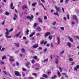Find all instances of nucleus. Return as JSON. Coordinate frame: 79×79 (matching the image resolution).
<instances>
[{"label": "nucleus", "mask_w": 79, "mask_h": 79, "mask_svg": "<svg viewBox=\"0 0 79 79\" xmlns=\"http://www.w3.org/2000/svg\"><path fill=\"white\" fill-rule=\"evenodd\" d=\"M14 73L17 76H21V75H20L19 73L17 71H15Z\"/></svg>", "instance_id": "nucleus-1"}, {"label": "nucleus", "mask_w": 79, "mask_h": 79, "mask_svg": "<svg viewBox=\"0 0 79 79\" xmlns=\"http://www.w3.org/2000/svg\"><path fill=\"white\" fill-rule=\"evenodd\" d=\"M55 8L57 12H60V8L56 6H55Z\"/></svg>", "instance_id": "nucleus-2"}, {"label": "nucleus", "mask_w": 79, "mask_h": 79, "mask_svg": "<svg viewBox=\"0 0 79 79\" xmlns=\"http://www.w3.org/2000/svg\"><path fill=\"white\" fill-rule=\"evenodd\" d=\"M73 18L75 19H76L77 22H78V19L77 18V17H76V15H74L73 17Z\"/></svg>", "instance_id": "nucleus-3"}, {"label": "nucleus", "mask_w": 79, "mask_h": 79, "mask_svg": "<svg viewBox=\"0 0 79 79\" xmlns=\"http://www.w3.org/2000/svg\"><path fill=\"white\" fill-rule=\"evenodd\" d=\"M49 35H50V33L49 32H47L45 34V35H44V37H47V36H48Z\"/></svg>", "instance_id": "nucleus-4"}, {"label": "nucleus", "mask_w": 79, "mask_h": 79, "mask_svg": "<svg viewBox=\"0 0 79 79\" xmlns=\"http://www.w3.org/2000/svg\"><path fill=\"white\" fill-rule=\"evenodd\" d=\"M9 60L11 61H14V59H13V57L12 56H10V57Z\"/></svg>", "instance_id": "nucleus-5"}, {"label": "nucleus", "mask_w": 79, "mask_h": 79, "mask_svg": "<svg viewBox=\"0 0 79 79\" xmlns=\"http://www.w3.org/2000/svg\"><path fill=\"white\" fill-rule=\"evenodd\" d=\"M31 17H30V16H27V18H28V19H32L33 18H34V16L33 15H32L31 16Z\"/></svg>", "instance_id": "nucleus-6"}, {"label": "nucleus", "mask_w": 79, "mask_h": 79, "mask_svg": "<svg viewBox=\"0 0 79 79\" xmlns=\"http://www.w3.org/2000/svg\"><path fill=\"white\" fill-rule=\"evenodd\" d=\"M67 46L69 47V48H71V43L69 42H68L67 43Z\"/></svg>", "instance_id": "nucleus-7"}, {"label": "nucleus", "mask_w": 79, "mask_h": 79, "mask_svg": "<svg viewBox=\"0 0 79 79\" xmlns=\"http://www.w3.org/2000/svg\"><path fill=\"white\" fill-rule=\"evenodd\" d=\"M10 8H11V9L13 10L14 9V6H13V2H11L10 4Z\"/></svg>", "instance_id": "nucleus-8"}, {"label": "nucleus", "mask_w": 79, "mask_h": 79, "mask_svg": "<svg viewBox=\"0 0 79 79\" xmlns=\"http://www.w3.org/2000/svg\"><path fill=\"white\" fill-rule=\"evenodd\" d=\"M18 18V16H17V15L16 14H15V16L14 17H13V19L14 20H16V18Z\"/></svg>", "instance_id": "nucleus-9"}, {"label": "nucleus", "mask_w": 79, "mask_h": 79, "mask_svg": "<svg viewBox=\"0 0 79 79\" xmlns=\"http://www.w3.org/2000/svg\"><path fill=\"white\" fill-rule=\"evenodd\" d=\"M27 6H26V5H23L22 6V8L23 10H24V9H25L26 8H27Z\"/></svg>", "instance_id": "nucleus-10"}, {"label": "nucleus", "mask_w": 79, "mask_h": 79, "mask_svg": "<svg viewBox=\"0 0 79 79\" xmlns=\"http://www.w3.org/2000/svg\"><path fill=\"white\" fill-rule=\"evenodd\" d=\"M38 47V44H35L33 46V47L34 48H37V47Z\"/></svg>", "instance_id": "nucleus-11"}, {"label": "nucleus", "mask_w": 79, "mask_h": 79, "mask_svg": "<svg viewBox=\"0 0 79 79\" xmlns=\"http://www.w3.org/2000/svg\"><path fill=\"white\" fill-rule=\"evenodd\" d=\"M31 65V63H30V62H27V63H26V64L25 66L27 67L28 65Z\"/></svg>", "instance_id": "nucleus-12"}, {"label": "nucleus", "mask_w": 79, "mask_h": 79, "mask_svg": "<svg viewBox=\"0 0 79 79\" xmlns=\"http://www.w3.org/2000/svg\"><path fill=\"white\" fill-rule=\"evenodd\" d=\"M14 44L17 47H19V44L18 43H14Z\"/></svg>", "instance_id": "nucleus-13"}, {"label": "nucleus", "mask_w": 79, "mask_h": 79, "mask_svg": "<svg viewBox=\"0 0 79 79\" xmlns=\"http://www.w3.org/2000/svg\"><path fill=\"white\" fill-rule=\"evenodd\" d=\"M21 51L22 52H23V53H25V52H26V51L24 48H22L21 49Z\"/></svg>", "instance_id": "nucleus-14"}, {"label": "nucleus", "mask_w": 79, "mask_h": 79, "mask_svg": "<svg viewBox=\"0 0 79 79\" xmlns=\"http://www.w3.org/2000/svg\"><path fill=\"white\" fill-rule=\"evenodd\" d=\"M3 73H4L5 75H8L9 74V72H7L6 71H3Z\"/></svg>", "instance_id": "nucleus-15"}, {"label": "nucleus", "mask_w": 79, "mask_h": 79, "mask_svg": "<svg viewBox=\"0 0 79 79\" xmlns=\"http://www.w3.org/2000/svg\"><path fill=\"white\" fill-rule=\"evenodd\" d=\"M48 61V59H44L43 60V62L45 63V62H47Z\"/></svg>", "instance_id": "nucleus-16"}, {"label": "nucleus", "mask_w": 79, "mask_h": 79, "mask_svg": "<svg viewBox=\"0 0 79 79\" xmlns=\"http://www.w3.org/2000/svg\"><path fill=\"white\" fill-rule=\"evenodd\" d=\"M38 19L40 23H42V20L41 19H40L39 18H38Z\"/></svg>", "instance_id": "nucleus-17"}, {"label": "nucleus", "mask_w": 79, "mask_h": 79, "mask_svg": "<svg viewBox=\"0 0 79 79\" xmlns=\"http://www.w3.org/2000/svg\"><path fill=\"white\" fill-rule=\"evenodd\" d=\"M34 34H35V32H34V33H32V34H31L29 35L30 37H32V36H33V35H34Z\"/></svg>", "instance_id": "nucleus-18"}, {"label": "nucleus", "mask_w": 79, "mask_h": 79, "mask_svg": "<svg viewBox=\"0 0 79 79\" xmlns=\"http://www.w3.org/2000/svg\"><path fill=\"white\" fill-rule=\"evenodd\" d=\"M59 69L60 72H61V73H62V71H63V69H62V68H61V67H60L59 68Z\"/></svg>", "instance_id": "nucleus-19"}, {"label": "nucleus", "mask_w": 79, "mask_h": 79, "mask_svg": "<svg viewBox=\"0 0 79 79\" xmlns=\"http://www.w3.org/2000/svg\"><path fill=\"white\" fill-rule=\"evenodd\" d=\"M43 77H45V78H47V77H48L47 75L45 74H43Z\"/></svg>", "instance_id": "nucleus-20"}, {"label": "nucleus", "mask_w": 79, "mask_h": 79, "mask_svg": "<svg viewBox=\"0 0 79 79\" xmlns=\"http://www.w3.org/2000/svg\"><path fill=\"white\" fill-rule=\"evenodd\" d=\"M57 74L59 77H60L61 76V73H60V72H58Z\"/></svg>", "instance_id": "nucleus-21"}, {"label": "nucleus", "mask_w": 79, "mask_h": 79, "mask_svg": "<svg viewBox=\"0 0 79 79\" xmlns=\"http://www.w3.org/2000/svg\"><path fill=\"white\" fill-rule=\"evenodd\" d=\"M37 30L38 31H40V30H41L40 28V27H38L37 28Z\"/></svg>", "instance_id": "nucleus-22"}, {"label": "nucleus", "mask_w": 79, "mask_h": 79, "mask_svg": "<svg viewBox=\"0 0 79 79\" xmlns=\"http://www.w3.org/2000/svg\"><path fill=\"white\" fill-rule=\"evenodd\" d=\"M54 15H56V16H59V15H58V12H57V13H54Z\"/></svg>", "instance_id": "nucleus-23"}, {"label": "nucleus", "mask_w": 79, "mask_h": 79, "mask_svg": "<svg viewBox=\"0 0 79 79\" xmlns=\"http://www.w3.org/2000/svg\"><path fill=\"white\" fill-rule=\"evenodd\" d=\"M69 60L70 61H73V59L72 58H69Z\"/></svg>", "instance_id": "nucleus-24"}, {"label": "nucleus", "mask_w": 79, "mask_h": 79, "mask_svg": "<svg viewBox=\"0 0 79 79\" xmlns=\"http://www.w3.org/2000/svg\"><path fill=\"white\" fill-rule=\"evenodd\" d=\"M38 23H34V27H36L37 26Z\"/></svg>", "instance_id": "nucleus-25"}, {"label": "nucleus", "mask_w": 79, "mask_h": 79, "mask_svg": "<svg viewBox=\"0 0 79 79\" xmlns=\"http://www.w3.org/2000/svg\"><path fill=\"white\" fill-rule=\"evenodd\" d=\"M51 79H55V78H56V76H52L51 77Z\"/></svg>", "instance_id": "nucleus-26"}, {"label": "nucleus", "mask_w": 79, "mask_h": 79, "mask_svg": "<svg viewBox=\"0 0 79 79\" xmlns=\"http://www.w3.org/2000/svg\"><path fill=\"white\" fill-rule=\"evenodd\" d=\"M58 59H57L55 61V63L56 64H58Z\"/></svg>", "instance_id": "nucleus-27"}, {"label": "nucleus", "mask_w": 79, "mask_h": 79, "mask_svg": "<svg viewBox=\"0 0 79 79\" xmlns=\"http://www.w3.org/2000/svg\"><path fill=\"white\" fill-rule=\"evenodd\" d=\"M9 14H9V12H6L5 13L6 15H7V16H8V15H9Z\"/></svg>", "instance_id": "nucleus-28"}, {"label": "nucleus", "mask_w": 79, "mask_h": 79, "mask_svg": "<svg viewBox=\"0 0 79 79\" xmlns=\"http://www.w3.org/2000/svg\"><path fill=\"white\" fill-rule=\"evenodd\" d=\"M37 58V56H35L33 57V59H35V60H36Z\"/></svg>", "instance_id": "nucleus-29"}, {"label": "nucleus", "mask_w": 79, "mask_h": 79, "mask_svg": "<svg viewBox=\"0 0 79 79\" xmlns=\"http://www.w3.org/2000/svg\"><path fill=\"white\" fill-rule=\"evenodd\" d=\"M5 36L7 38H10V37H11V36H8V35H6Z\"/></svg>", "instance_id": "nucleus-30"}, {"label": "nucleus", "mask_w": 79, "mask_h": 79, "mask_svg": "<svg viewBox=\"0 0 79 79\" xmlns=\"http://www.w3.org/2000/svg\"><path fill=\"white\" fill-rule=\"evenodd\" d=\"M29 30H27L26 31L27 34H29Z\"/></svg>", "instance_id": "nucleus-31"}, {"label": "nucleus", "mask_w": 79, "mask_h": 79, "mask_svg": "<svg viewBox=\"0 0 79 79\" xmlns=\"http://www.w3.org/2000/svg\"><path fill=\"white\" fill-rule=\"evenodd\" d=\"M6 35H8L9 34V31H7L6 33H5Z\"/></svg>", "instance_id": "nucleus-32"}, {"label": "nucleus", "mask_w": 79, "mask_h": 79, "mask_svg": "<svg viewBox=\"0 0 79 79\" xmlns=\"http://www.w3.org/2000/svg\"><path fill=\"white\" fill-rule=\"evenodd\" d=\"M21 34V32H19V33H18V34H17L16 35V36L17 37H18V36H19V35Z\"/></svg>", "instance_id": "nucleus-33"}, {"label": "nucleus", "mask_w": 79, "mask_h": 79, "mask_svg": "<svg viewBox=\"0 0 79 79\" xmlns=\"http://www.w3.org/2000/svg\"><path fill=\"white\" fill-rule=\"evenodd\" d=\"M1 64L2 65L3 64H5V63H4V62H3V61H1Z\"/></svg>", "instance_id": "nucleus-34"}, {"label": "nucleus", "mask_w": 79, "mask_h": 79, "mask_svg": "<svg viewBox=\"0 0 79 79\" xmlns=\"http://www.w3.org/2000/svg\"><path fill=\"white\" fill-rule=\"evenodd\" d=\"M52 36L51 35H50L49 37V40H51L52 39Z\"/></svg>", "instance_id": "nucleus-35"}, {"label": "nucleus", "mask_w": 79, "mask_h": 79, "mask_svg": "<svg viewBox=\"0 0 79 79\" xmlns=\"http://www.w3.org/2000/svg\"><path fill=\"white\" fill-rule=\"evenodd\" d=\"M32 75H33V76H37V74L35 73H33L32 74Z\"/></svg>", "instance_id": "nucleus-36"}, {"label": "nucleus", "mask_w": 79, "mask_h": 79, "mask_svg": "<svg viewBox=\"0 0 79 79\" xmlns=\"http://www.w3.org/2000/svg\"><path fill=\"white\" fill-rule=\"evenodd\" d=\"M26 69H24V68H22V71H26Z\"/></svg>", "instance_id": "nucleus-37"}, {"label": "nucleus", "mask_w": 79, "mask_h": 79, "mask_svg": "<svg viewBox=\"0 0 79 79\" xmlns=\"http://www.w3.org/2000/svg\"><path fill=\"white\" fill-rule=\"evenodd\" d=\"M35 5H36V3H33L32 4V6H35Z\"/></svg>", "instance_id": "nucleus-38"}, {"label": "nucleus", "mask_w": 79, "mask_h": 79, "mask_svg": "<svg viewBox=\"0 0 79 79\" xmlns=\"http://www.w3.org/2000/svg\"><path fill=\"white\" fill-rule=\"evenodd\" d=\"M67 18L68 19H69V15H68L67 16Z\"/></svg>", "instance_id": "nucleus-39"}, {"label": "nucleus", "mask_w": 79, "mask_h": 79, "mask_svg": "<svg viewBox=\"0 0 79 79\" xmlns=\"http://www.w3.org/2000/svg\"><path fill=\"white\" fill-rule=\"evenodd\" d=\"M13 29L11 28V30H10L9 31V32H12L13 31Z\"/></svg>", "instance_id": "nucleus-40"}, {"label": "nucleus", "mask_w": 79, "mask_h": 79, "mask_svg": "<svg viewBox=\"0 0 79 79\" xmlns=\"http://www.w3.org/2000/svg\"><path fill=\"white\" fill-rule=\"evenodd\" d=\"M64 53V50L60 52V54H63Z\"/></svg>", "instance_id": "nucleus-41"}, {"label": "nucleus", "mask_w": 79, "mask_h": 79, "mask_svg": "<svg viewBox=\"0 0 79 79\" xmlns=\"http://www.w3.org/2000/svg\"><path fill=\"white\" fill-rule=\"evenodd\" d=\"M42 47H38V50H42Z\"/></svg>", "instance_id": "nucleus-42"}, {"label": "nucleus", "mask_w": 79, "mask_h": 79, "mask_svg": "<svg viewBox=\"0 0 79 79\" xmlns=\"http://www.w3.org/2000/svg\"><path fill=\"white\" fill-rule=\"evenodd\" d=\"M75 38H76V39H79V36H76L75 37Z\"/></svg>", "instance_id": "nucleus-43"}, {"label": "nucleus", "mask_w": 79, "mask_h": 79, "mask_svg": "<svg viewBox=\"0 0 79 79\" xmlns=\"http://www.w3.org/2000/svg\"><path fill=\"white\" fill-rule=\"evenodd\" d=\"M5 50V48H2V49L1 50V51L2 52H3V50Z\"/></svg>", "instance_id": "nucleus-44"}, {"label": "nucleus", "mask_w": 79, "mask_h": 79, "mask_svg": "<svg viewBox=\"0 0 79 79\" xmlns=\"http://www.w3.org/2000/svg\"><path fill=\"white\" fill-rule=\"evenodd\" d=\"M61 30H62V31H63V30H64V27H61Z\"/></svg>", "instance_id": "nucleus-45"}, {"label": "nucleus", "mask_w": 79, "mask_h": 79, "mask_svg": "<svg viewBox=\"0 0 79 79\" xmlns=\"http://www.w3.org/2000/svg\"><path fill=\"white\" fill-rule=\"evenodd\" d=\"M53 12H54V10L53 9H52L51 10V13H53Z\"/></svg>", "instance_id": "nucleus-46"}, {"label": "nucleus", "mask_w": 79, "mask_h": 79, "mask_svg": "<svg viewBox=\"0 0 79 79\" xmlns=\"http://www.w3.org/2000/svg\"><path fill=\"white\" fill-rule=\"evenodd\" d=\"M44 18L45 19H47V17L46 16H44Z\"/></svg>", "instance_id": "nucleus-47"}, {"label": "nucleus", "mask_w": 79, "mask_h": 79, "mask_svg": "<svg viewBox=\"0 0 79 79\" xmlns=\"http://www.w3.org/2000/svg\"><path fill=\"white\" fill-rule=\"evenodd\" d=\"M72 24H75V22H72Z\"/></svg>", "instance_id": "nucleus-48"}, {"label": "nucleus", "mask_w": 79, "mask_h": 79, "mask_svg": "<svg viewBox=\"0 0 79 79\" xmlns=\"http://www.w3.org/2000/svg\"><path fill=\"white\" fill-rule=\"evenodd\" d=\"M4 59H6V57L5 56H3L2 58V60H4Z\"/></svg>", "instance_id": "nucleus-49"}, {"label": "nucleus", "mask_w": 79, "mask_h": 79, "mask_svg": "<svg viewBox=\"0 0 79 79\" xmlns=\"http://www.w3.org/2000/svg\"><path fill=\"white\" fill-rule=\"evenodd\" d=\"M68 1H69V0H66L65 2V3H67L68 2Z\"/></svg>", "instance_id": "nucleus-50"}, {"label": "nucleus", "mask_w": 79, "mask_h": 79, "mask_svg": "<svg viewBox=\"0 0 79 79\" xmlns=\"http://www.w3.org/2000/svg\"><path fill=\"white\" fill-rule=\"evenodd\" d=\"M46 46H47V47H49V46H50V44L48 43L46 45Z\"/></svg>", "instance_id": "nucleus-51"}, {"label": "nucleus", "mask_w": 79, "mask_h": 79, "mask_svg": "<svg viewBox=\"0 0 79 79\" xmlns=\"http://www.w3.org/2000/svg\"><path fill=\"white\" fill-rule=\"evenodd\" d=\"M68 38L69 40H72V38L69 37H68Z\"/></svg>", "instance_id": "nucleus-52"}, {"label": "nucleus", "mask_w": 79, "mask_h": 79, "mask_svg": "<svg viewBox=\"0 0 79 79\" xmlns=\"http://www.w3.org/2000/svg\"><path fill=\"white\" fill-rule=\"evenodd\" d=\"M55 24H56V21H54L52 23L53 25H55Z\"/></svg>", "instance_id": "nucleus-53"}, {"label": "nucleus", "mask_w": 79, "mask_h": 79, "mask_svg": "<svg viewBox=\"0 0 79 79\" xmlns=\"http://www.w3.org/2000/svg\"><path fill=\"white\" fill-rule=\"evenodd\" d=\"M62 10L63 13H65V12H64V8H62Z\"/></svg>", "instance_id": "nucleus-54"}, {"label": "nucleus", "mask_w": 79, "mask_h": 79, "mask_svg": "<svg viewBox=\"0 0 79 79\" xmlns=\"http://www.w3.org/2000/svg\"><path fill=\"white\" fill-rule=\"evenodd\" d=\"M31 62H32V63H33L34 62V59H32V60Z\"/></svg>", "instance_id": "nucleus-55"}, {"label": "nucleus", "mask_w": 79, "mask_h": 79, "mask_svg": "<svg viewBox=\"0 0 79 79\" xmlns=\"http://www.w3.org/2000/svg\"><path fill=\"white\" fill-rule=\"evenodd\" d=\"M23 39H24L25 40H26V37H25V36H24L23 37Z\"/></svg>", "instance_id": "nucleus-56"}, {"label": "nucleus", "mask_w": 79, "mask_h": 79, "mask_svg": "<svg viewBox=\"0 0 79 79\" xmlns=\"http://www.w3.org/2000/svg\"><path fill=\"white\" fill-rule=\"evenodd\" d=\"M57 42H58V44H60V40H57Z\"/></svg>", "instance_id": "nucleus-57"}, {"label": "nucleus", "mask_w": 79, "mask_h": 79, "mask_svg": "<svg viewBox=\"0 0 79 79\" xmlns=\"http://www.w3.org/2000/svg\"><path fill=\"white\" fill-rule=\"evenodd\" d=\"M64 19L65 21H66V18L65 17H64Z\"/></svg>", "instance_id": "nucleus-58"}, {"label": "nucleus", "mask_w": 79, "mask_h": 79, "mask_svg": "<svg viewBox=\"0 0 79 79\" xmlns=\"http://www.w3.org/2000/svg\"><path fill=\"white\" fill-rule=\"evenodd\" d=\"M12 66H13V67H15V64H13L12 65Z\"/></svg>", "instance_id": "nucleus-59"}, {"label": "nucleus", "mask_w": 79, "mask_h": 79, "mask_svg": "<svg viewBox=\"0 0 79 79\" xmlns=\"http://www.w3.org/2000/svg\"><path fill=\"white\" fill-rule=\"evenodd\" d=\"M62 74H63V75H65V76L66 75V73H63Z\"/></svg>", "instance_id": "nucleus-60"}, {"label": "nucleus", "mask_w": 79, "mask_h": 79, "mask_svg": "<svg viewBox=\"0 0 79 79\" xmlns=\"http://www.w3.org/2000/svg\"><path fill=\"white\" fill-rule=\"evenodd\" d=\"M47 44V41H45L44 43V45H46V44Z\"/></svg>", "instance_id": "nucleus-61"}, {"label": "nucleus", "mask_w": 79, "mask_h": 79, "mask_svg": "<svg viewBox=\"0 0 79 79\" xmlns=\"http://www.w3.org/2000/svg\"><path fill=\"white\" fill-rule=\"evenodd\" d=\"M16 64H17V66H19V63H18V62H17Z\"/></svg>", "instance_id": "nucleus-62"}, {"label": "nucleus", "mask_w": 79, "mask_h": 79, "mask_svg": "<svg viewBox=\"0 0 79 79\" xmlns=\"http://www.w3.org/2000/svg\"><path fill=\"white\" fill-rule=\"evenodd\" d=\"M60 3H63V0H60Z\"/></svg>", "instance_id": "nucleus-63"}, {"label": "nucleus", "mask_w": 79, "mask_h": 79, "mask_svg": "<svg viewBox=\"0 0 79 79\" xmlns=\"http://www.w3.org/2000/svg\"><path fill=\"white\" fill-rule=\"evenodd\" d=\"M73 64H74V62L72 63L71 65H73Z\"/></svg>", "instance_id": "nucleus-64"}]
</instances>
